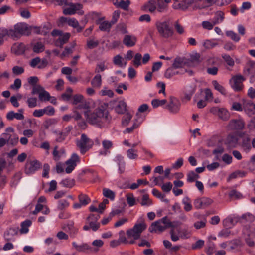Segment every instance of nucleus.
I'll return each instance as SVG.
<instances>
[{"instance_id":"nucleus-1","label":"nucleus","mask_w":255,"mask_h":255,"mask_svg":"<svg viewBox=\"0 0 255 255\" xmlns=\"http://www.w3.org/2000/svg\"><path fill=\"white\" fill-rule=\"evenodd\" d=\"M84 115L88 123L100 128L109 124L111 119L108 112L101 107L95 109L93 111H85Z\"/></svg>"},{"instance_id":"nucleus-2","label":"nucleus","mask_w":255,"mask_h":255,"mask_svg":"<svg viewBox=\"0 0 255 255\" xmlns=\"http://www.w3.org/2000/svg\"><path fill=\"white\" fill-rule=\"evenodd\" d=\"M155 26L161 37L167 39L173 36L174 31L170 21H157Z\"/></svg>"},{"instance_id":"nucleus-3","label":"nucleus","mask_w":255,"mask_h":255,"mask_svg":"<svg viewBox=\"0 0 255 255\" xmlns=\"http://www.w3.org/2000/svg\"><path fill=\"white\" fill-rule=\"evenodd\" d=\"M147 228V225L144 221L139 223H136L132 228L129 229L127 231V236L128 239L133 238V240L129 242L130 244H133L135 243L134 240L140 238L141 234Z\"/></svg>"},{"instance_id":"nucleus-4","label":"nucleus","mask_w":255,"mask_h":255,"mask_svg":"<svg viewBox=\"0 0 255 255\" xmlns=\"http://www.w3.org/2000/svg\"><path fill=\"white\" fill-rule=\"evenodd\" d=\"M68 7L65 8L63 9V12L64 15H74L76 13L80 15L84 14V12L82 10L83 5L79 3H69L67 5Z\"/></svg>"},{"instance_id":"nucleus-5","label":"nucleus","mask_w":255,"mask_h":255,"mask_svg":"<svg viewBox=\"0 0 255 255\" xmlns=\"http://www.w3.org/2000/svg\"><path fill=\"white\" fill-rule=\"evenodd\" d=\"M93 141L85 134H82L80 140L77 142V146L80 148L81 153L84 154L92 146Z\"/></svg>"},{"instance_id":"nucleus-6","label":"nucleus","mask_w":255,"mask_h":255,"mask_svg":"<svg viewBox=\"0 0 255 255\" xmlns=\"http://www.w3.org/2000/svg\"><path fill=\"white\" fill-rule=\"evenodd\" d=\"M239 136L241 138V140L239 142V145L244 152L246 153H249L252 149L251 139L250 135L245 134V133H241Z\"/></svg>"},{"instance_id":"nucleus-7","label":"nucleus","mask_w":255,"mask_h":255,"mask_svg":"<svg viewBox=\"0 0 255 255\" xmlns=\"http://www.w3.org/2000/svg\"><path fill=\"white\" fill-rule=\"evenodd\" d=\"M41 166V163L37 160L27 161L25 166V172L26 174H33Z\"/></svg>"},{"instance_id":"nucleus-8","label":"nucleus","mask_w":255,"mask_h":255,"mask_svg":"<svg viewBox=\"0 0 255 255\" xmlns=\"http://www.w3.org/2000/svg\"><path fill=\"white\" fill-rule=\"evenodd\" d=\"M180 102L174 96H170L169 103L166 106V108L172 113H177L180 110Z\"/></svg>"},{"instance_id":"nucleus-9","label":"nucleus","mask_w":255,"mask_h":255,"mask_svg":"<svg viewBox=\"0 0 255 255\" xmlns=\"http://www.w3.org/2000/svg\"><path fill=\"white\" fill-rule=\"evenodd\" d=\"M79 161V156L76 154H73L71 158L66 162L67 167L65 169V172L68 174L71 173Z\"/></svg>"},{"instance_id":"nucleus-10","label":"nucleus","mask_w":255,"mask_h":255,"mask_svg":"<svg viewBox=\"0 0 255 255\" xmlns=\"http://www.w3.org/2000/svg\"><path fill=\"white\" fill-rule=\"evenodd\" d=\"M232 88L236 91H240L243 88V82L245 80L244 77L241 75H236L232 78Z\"/></svg>"},{"instance_id":"nucleus-11","label":"nucleus","mask_w":255,"mask_h":255,"mask_svg":"<svg viewBox=\"0 0 255 255\" xmlns=\"http://www.w3.org/2000/svg\"><path fill=\"white\" fill-rule=\"evenodd\" d=\"M213 202V201L209 198L202 197L195 200L194 205L195 208L198 209L209 206Z\"/></svg>"},{"instance_id":"nucleus-12","label":"nucleus","mask_w":255,"mask_h":255,"mask_svg":"<svg viewBox=\"0 0 255 255\" xmlns=\"http://www.w3.org/2000/svg\"><path fill=\"white\" fill-rule=\"evenodd\" d=\"M245 125V122L243 120L233 119L229 122L228 127L231 130H242Z\"/></svg>"},{"instance_id":"nucleus-13","label":"nucleus","mask_w":255,"mask_h":255,"mask_svg":"<svg viewBox=\"0 0 255 255\" xmlns=\"http://www.w3.org/2000/svg\"><path fill=\"white\" fill-rule=\"evenodd\" d=\"M195 91L196 86L195 85L186 86L184 91V96L181 98L182 101L186 102L190 101Z\"/></svg>"},{"instance_id":"nucleus-14","label":"nucleus","mask_w":255,"mask_h":255,"mask_svg":"<svg viewBox=\"0 0 255 255\" xmlns=\"http://www.w3.org/2000/svg\"><path fill=\"white\" fill-rule=\"evenodd\" d=\"M238 141L239 139L237 136L233 134H229L227 137L225 144L228 149H232L237 147V145L239 144Z\"/></svg>"},{"instance_id":"nucleus-15","label":"nucleus","mask_w":255,"mask_h":255,"mask_svg":"<svg viewBox=\"0 0 255 255\" xmlns=\"http://www.w3.org/2000/svg\"><path fill=\"white\" fill-rule=\"evenodd\" d=\"M74 223L73 221H69L64 227L66 231L69 233L70 237L72 238H75L78 232V229L74 226Z\"/></svg>"},{"instance_id":"nucleus-16","label":"nucleus","mask_w":255,"mask_h":255,"mask_svg":"<svg viewBox=\"0 0 255 255\" xmlns=\"http://www.w3.org/2000/svg\"><path fill=\"white\" fill-rule=\"evenodd\" d=\"M14 28L20 37L22 35H28L30 33V30L28 28L26 24L22 23H18L14 26Z\"/></svg>"},{"instance_id":"nucleus-17","label":"nucleus","mask_w":255,"mask_h":255,"mask_svg":"<svg viewBox=\"0 0 255 255\" xmlns=\"http://www.w3.org/2000/svg\"><path fill=\"white\" fill-rule=\"evenodd\" d=\"M176 69L177 68H175V67L172 66L168 68L165 72V77L166 78L170 79L175 75L183 74L186 72V70L184 69L177 70Z\"/></svg>"},{"instance_id":"nucleus-18","label":"nucleus","mask_w":255,"mask_h":255,"mask_svg":"<svg viewBox=\"0 0 255 255\" xmlns=\"http://www.w3.org/2000/svg\"><path fill=\"white\" fill-rule=\"evenodd\" d=\"M160 219L152 223L148 230L151 233L162 232L165 230L163 225H162Z\"/></svg>"},{"instance_id":"nucleus-19","label":"nucleus","mask_w":255,"mask_h":255,"mask_svg":"<svg viewBox=\"0 0 255 255\" xmlns=\"http://www.w3.org/2000/svg\"><path fill=\"white\" fill-rule=\"evenodd\" d=\"M137 42V38L135 36L126 35L123 40V44L128 47L134 46Z\"/></svg>"},{"instance_id":"nucleus-20","label":"nucleus","mask_w":255,"mask_h":255,"mask_svg":"<svg viewBox=\"0 0 255 255\" xmlns=\"http://www.w3.org/2000/svg\"><path fill=\"white\" fill-rule=\"evenodd\" d=\"M19 113H15L11 111L9 112L6 115V118L8 120H13L14 118L17 120H23L24 116L23 115V110H18Z\"/></svg>"},{"instance_id":"nucleus-21","label":"nucleus","mask_w":255,"mask_h":255,"mask_svg":"<svg viewBox=\"0 0 255 255\" xmlns=\"http://www.w3.org/2000/svg\"><path fill=\"white\" fill-rule=\"evenodd\" d=\"M6 162L3 158H0V186L4 185L6 183V177L4 175H2L1 174L5 168Z\"/></svg>"},{"instance_id":"nucleus-22","label":"nucleus","mask_w":255,"mask_h":255,"mask_svg":"<svg viewBox=\"0 0 255 255\" xmlns=\"http://www.w3.org/2000/svg\"><path fill=\"white\" fill-rule=\"evenodd\" d=\"M141 9L144 11H149L152 13L156 9V5L155 1L153 0H149L145 3L141 7Z\"/></svg>"},{"instance_id":"nucleus-23","label":"nucleus","mask_w":255,"mask_h":255,"mask_svg":"<svg viewBox=\"0 0 255 255\" xmlns=\"http://www.w3.org/2000/svg\"><path fill=\"white\" fill-rule=\"evenodd\" d=\"M26 47L23 43H15L12 47V50L17 55H21L24 53Z\"/></svg>"},{"instance_id":"nucleus-24","label":"nucleus","mask_w":255,"mask_h":255,"mask_svg":"<svg viewBox=\"0 0 255 255\" xmlns=\"http://www.w3.org/2000/svg\"><path fill=\"white\" fill-rule=\"evenodd\" d=\"M244 72L246 74H254L255 73V62L249 61L245 67Z\"/></svg>"},{"instance_id":"nucleus-25","label":"nucleus","mask_w":255,"mask_h":255,"mask_svg":"<svg viewBox=\"0 0 255 255\" xmlns=\"http://www.w3.org/2000/svg\"><path fill=\"white\" fill-rule=\"evenodd\" d=\"M18 228H10L5 233L4 238L7 241H10L12 238L18 234Z\"/></svg>"},{"instance_id":"nucleus-26","label":"nucleus","mask_w":255,"mask_h":255,"mask_svg":"<svg viewBox=\"0 0 255 255\" xmlns=\"http://www.w3.org/2000/svg\"><path fill=\"white\" fill-rule=\"evenodd\" d=\"M116 112L119 114H123L127 111V104L124 101H120L115 107Z\"/></svg>"},{"instance_id":"nucleus-27","label":"nucleus","mask_w":255,"mask_h":255,"mask_svg":"<svg viewBox=\"0 0 255 255\" xmlns=\"http://www.w3.org/2000/svg\"><path fill=\"white\" fill-rule=\"evenodd\" d=\"M68 24L74 28H76L78 32H80L83 30V27L79 25L78 21L75 18H68Z\"/></svg>"},{"instance_id":"nucleus-28","label":"nucleus","mask_w":255,"mask_h":255,"mask_svg":"<svg viewBox=\"0 0 255 255\" xmlns=\"http://www.w3.org/2000/svg\"><path fill=\"white\" fill-rule=\"evenodd\" d=\"M244 234L249 238L255 237V225L252 224L246 227L244 230Z\"/></svg>"},{"instance_id":"nucleus-29","label":"nucleus","mask_w":255,"mask_h":255,"mask_svg":"<svg viewBox=\"0 0 255 255\" xmlns=\"http://www.w3.org/2000/svg\"><path fill=\"white\" fill-rule=\"evenodd\" d=\"M72 245L77 251L80 252H84L87 250L91 249V247L86 243L78 245L76 242H74L72 243Z\"/></svg>"},{"instance_id":"nucleus-30","label":"nucleus","mask_w":255,"mask_h":255,"mask_svg":"<svg viewBox=\"0 0 255 255\" xmlns=\"http://www.w3.org/2000/svg\"><path fill=\"white\" fill-rule=\"evenodd\" d=\"M130 4V1L129 0H126V1L121 0L119 2L117 0L116 2L114 3V4L117 7L120 8L124 10H128Z\"/></svg>"},{"instance_id":"nucleus-31","label":"nucleus","mask_w":255,"mask_h":255,"mask_svg":"<svg viewBox=\"0 0 255 255\" xmlns=\"http://www.w3.org/2000/svg\"><path fill=\"white\" fill-rule=\"evenodd\" d=\"M102 144L104 151H103V153L101 152L100 153L105 155L108 152H110L109 150L113 147V142L110 140H104L102 141Z\"/></svg>"},{"instance_id":"nucleus-32","label":"nucleus","mask_w":255,"mask_h":255,"mask_svg":"<svg viewBox=\"0 0 255 255\" xmlns=\"http://www.w3.org/2000/svg\"><path fill=\"white\" fill-rule=\"evenodd\" d=\"M218 116L222 120L227 121L230 118V113L226 109L221 108L218 110Z\"/></svg>"},{"instance_id":"nucleus-33","label":"nucleus","mask_w":255,"mask_h":255,"mask_svg":"<svg viewBox=\"0 0 255 255\" xmlns=\"http://www.w3.org/2000/svg\"><path fill=\"white\" fill-rule=\"evenodd\" d=\"M241 220H244L247 222H252L255 220V216L250 213H247L239 217V221L242 222Z\"/></svg>"},{"instance_id":"nucleus-34","label":"nucleus","mask_w":255,"mask_h":255,"mask_svg":"<svg viewBox=\"0 0 255 255\" xmlns=\"http://www.w3.org/2000/svg\"><path fill=\"white\" fill-rule=\"evenodd\" d=\"M91 84L94 87L99 88L102 84L101 76L100 74L96 75L91 81Z\"/></svg>"},{"instance_id":"nucleus-35","label":"nucleus","mask_w":255,"mask_h":255,"mask_svg":"<svg viewBox=\"0 0 255 255\" xmlns=\"http://www.w3.org/2000/svg\"><path fill=\"white\" fill-rule=\"evenodd\" d=\"M75 183L74 179L67 178L62 180L60 184L63 187L71 188L75 185Z\"/></svg>"},{"instance_id":"nucleus-36","label":"nucleus","mask_w":255,"mask_h":255,"mask_svg":"<svg viewBox=\"0 0 255 255\" xmlns=\"http://www.w3.org/2000/svg\"><path fill=\"white\" fill-rule=\"evenodd\" d=\"M212 83L214 88L220 92L222 95H226L227 94L226 89L223 86L219 84L217 80L212 81Z\"/></svg>"},{"instance_id":"nucleus-37","label":"nucleus","mask_w":255,"mask_h":255,"mask_svg":"<svg viewBox=\"0 0 255 255\" xmlns=\"http://www.w3.org/2000/svg\"><path fill=\"white\" fill-rule=\"evenodd\" d=\"M3 136L7 139V143L12 145H15L18 142V137H14L11 138V135L8 133H4L3 134Z\"/></svg>"},{"instance_id":"nucleus-38","label":"nucleus","mask_w":255,"mask_h":255,"mask_svg":"<svg viewBox=\"0 0 255 255\" xmlns=\"http://www.w3.org/2000/svg\"><path fill=\"white\" fill-rule=\"evenodd\" d=\"M142 122V120L141 119H140V120H139L138 119H136L135 120V121L134 122V123L132 125V127H129V128H128L126 129L125 131H124V133H131V132L133 131V130L137 128L140 125V124H141Z\"/></svg>"},{"instance_id":"nucleus-39","label":"nucleus","mask_w":255,"mask_h":255,"mask_svg":"<svg viewBox=\"0 0 255 255\" xmlns=\"http://www.w3.org/2000/svg\"><path fill=\"white\" fill-rule=\"evenodd\" d=\"M78 199L79 202L83 206H86L91 202L90 198L86 194H80L78 196Z\"/></svg>"},{"instance_id":"nucleus-40","label":"nucleus","mask_w":255,"mask_h":255,"mask_svg":"<svg viewBox=\"0 0 255 255\" xmlns=\"http://www.w3.org/2000/svg\"><path fill=\"white\" fill-rule=\"evenodd\" d=\"M31 221L29 220H27L22 222L21 224L20 232L22 234L26 233L28 231V227L31 225Z\"/></svg>"},{"instance_id":"nucleus-41","label":"nucleus","mask_w":255,"mask_h":255,"mask_svg":"<svg viewBox=\"0 0 255 255\" xmlns=\"http://www.w3.org/2000/svg\"><path fill=\"white\" fill-rule=\"evenodd\" d=\"M38 98L40 101H48L50 100L51 96L49 92L46 91L45 90H43L42 92L39 93L38 95Z\"/></svg>"},{"instance_id":"nucleus-42","label":"nucleus","mask_w":255,"mask_h":255,"mask_svg":"<svg viewBox=\"0 0 255 255\" xmlns=\"http://www.w3.org/2000/svg\"><path fill=\"white\" fill-rule=\"evenodd\" d=\"M156 9L159 12H164L167 9V4L162 0H158Z\"/></svg>"},{"instance_id":"nucleus-43","label":"nucleus","mask_w":255,"mask_h":255,"mask_svg":"<svg viewBox=\"0 0 255 255\" xmlns=\"http://www.w3.org/2000/svg\"><path fill=\"white\" fill-rule=\"evenodd\" d=\"M103 194L104 197L109 198L111 200H113L115 197V193L108 188H104L103 189Z\"/></svg>"},{"instance_id":"nucleus-44","label":"nucleus","mask_w":255,"mask_h":255,"mask_svg":"<svg viewBox=\"0 0 255 255\" xmlns=\"http://www.w3.org/2000/svg\"><path fill=\"white\" fill-rule=\"evenodd\" d=\"M182 203L184 205V209L186 211L189 212L192 210V206L191 203V201L189 198L188 197L184 198L182 200Z\"/></svg>"},{"instance_id":"nucleus-45","label":"nucleus","mask_w":255,"mask_h":255,"mask_svg":"<svg viewBox=\"0 0 255 255\" xmlns=\"http://www.w3.org/2000/svg\"><path fill=\"white\" fill-rule=\"evenodd\" d=\"M45 49L44 45L40 42H36L33 46V50L35 53H39Z\"/></svg>"},{"instance_id":"nucleus-46","label":"nucleus","mask_w":255,"mask_h":255,"mask_svg":"<svg viewBox=\"0 0 255 255\" xmlns=\"http://www.w3.org/2000/svg\"><path fill=\"white\" fill-rule=\"evenodd\" d=\"M187 180L188 182H193L195 179H198L199 176L193 171H189L187 174Z\"/></svg>"},{"instance_id":"nucleus-47","label":"nucleus","mask_w":255,"mask_h":255,"mask_svg":"<svg viewBox=\"0 0 255 255\" xmlns=\"http://www.w3.org/2000/svg\"><path fill=\"white\" fill-rule=\"evenodd\" d=\"M112 26V23L107 21L101 22L99 25V29L101 31H109Z\"/></svg>"},{"instance_id":"nucleus-48","label":"nucleus","mask_w":255,"mask_h":255,"mask_svg":"<svg viewBox=\"0 0 255 255\" xmlns=\"http://www.w3.org/2000/svg\"><path fill=\"white\" fill-rule=\"evenodd\" d=\"M4 29L5 30V32H7V34H6V36L10 37L13 39H17L20 37L19 35H18L17 32L15 29V28L14 29L9 30H7L6 29Z\"/></svg>"},{"instance_id":"nucleus-49","label":"nucleus","mask_w":255,"mask_h":255,"mask_svg":"<svg viewBox=\"0 0 255 255\" xmlns=\"http://www.w3.org/2000/svg\"><path fill=\"white\" fill-rule=\"evenodd\" d=\"M224 14L223 12L221 11H218L216 13L214 18V24H217L220 22H222L224 18Z\"/></svg>"},{"instance_id":"nucleus-50","label":"nucleus","mask_w":255,"mask_h":255,"mask_svg":"<svg viewBox=\"0 0 255 255\" xmlns=\"http://www.w3.org/2000/svg\"><path fill=\"white\" fill-rule=\"evenodd\" d=\"M167 103L165 99L159 100L157 99H153L151 101L152 106L154 108H157L160 106H163Z\"/></svg>"},{"instance_id":"nucleus-51","label":"nucleus","mask_w":255,"mask_h":255,"mask_svg":"<svg viewBox=\"0 0 255 255\" xmlns=\"http://www.w3.org/2000/svg\"><path fill=\"white\" fill-rule=\"evenodd\" d=\"M222 57L229 66L233 67L234 65V60L229 55L224 54L222 55Z\"/></svg>"},{"instance_id":"nucleus-52","label":"nucleus","mask_w":255,"mask_h":255,"mask_svg":"<svg viewBox=\"0 0 255 255\" xmlns=\"http://www.w3.org/2000/svg\"><path fill=\"white\" fill-rule=\"evenodd\" d=\"M195 6L199 9H203L209 7L206 0H194Z\"/></svg>"},{"instance_id":"nucleus-53","label":"nucleus","mask_w":255,"mask_h":255,"mask_svg":"<svg viewBox=\"0 0 255 255\" xmlns=\"http://www.w3.org/2000/svg\"><path fill=\"white\" fill-rule=\"evenodd\" d=\"M226 35L228 37H229L232 40L236 42H238L240 39V37L237 35V34L233 31H226Z\"/></svg>"},{"instance_id":"nucleus-54","label":"nucleus","mask_w":255,"mask_h":255,"mask_svg":"<svg viewBox=\"0 0 255 255\" xmlns=\"http://www.w3.org/2000/svg\"><path fill=\"white\" fill-rule=\"evenodd\" d=\"M26 103L29 108H33L37 106V99L36 97H29L27 99Z\"/></svg>"},{"instance_id":"nucleus-55","label":"nucleus","mask_w":255,"mask_h":255,"mask_svg":"<svg viewBox=\"0 0 255 255\" xmlns=\"http://www.w3.org/2000/svg\"><path fill=\"white\" fill-rule=\"evenodd\" d=\"M43 114H46L48 116H53L55 114V109L51 106H48L42 109Z\"/></svg>"},{"instance_id":"nucleus-56","label":"nucleus","mask_w":255,"mask_h":255,"mask_svg":"<svg viewBox=\"0 0 255 255\" xmlns=\"http://www.w3.org/2000/svg\"><path fill=\"white\" fill-rule=\"evenodd\" d=\"M161 222L163 224L164 227L165 229H168L172 227V222L170 219H168L167 216H165L162 218L160 219Z\"/></svg>"},{"instance_id":"nucleus-57","label":"nucleus","mask_w":255,"mask_h":255,"mask_svg":"<svg viewBox=\"0 0 255 255\" xmlns=\"http://www.w3.org/2000/svg\"><path fill=\"white\" fill-rule=\"evenodd\" d=\"M177 232L178 234L180 235L181 238H187L190 236V232L188 231L187 228H183V229H178Z\"/></svg>"},{"instance_id":"nucleus-58","label":"nucleus","mask_w":255,"mask_h":255,"mask_svg":"<svg viewBox=\"0 0 255 255\" xmlns=\"http://www.w3.org/2000/svg\"><path fill=\"white\" fill-rule=\"evenodd\" d=\"M193 3H194V0H191L188 2H187V1L185 0L183 1L181 3H179L178 4V6L179 8L182 10H185L190 5Z\"/></svg>"},{"instance_id":"nucleus-59","label":"nucleus","mask_w":255,"mask_h":255,"mask_svg":"<svg viewBox=\"0 0 255 255\" xmlns=\"http://www.w3.org/2000/svg\"><path fill=\"white\" fill-rule=\"evenodd\" d=\"M152 201L149 199V195L145 194L143 195L141 204L142 206H149L152 204Z\"/></svg>"},{"instance_id":"nucleus-60","label":"nucleus","mask_w":255,"mask_h":255,"mask_svg":"<svg viewBox=\"0 0 255 255\" xmlns=\"http://www.w3.org/2000/svg\"><path fill=\"white\" fill-rule=\"evenodd\" d=\"M183 65V59L181 57H176L172 64V67H175V68H180Z\"/></svg>"},{"instance_id":"nucleus-61","label":"nucleus","mask_w":255,"mask_h":255,"mask_svg":"<svg viewBox=\"0 0 255 255\" xmlns=\"http://www.w3.org/2000/svg\"><path fill=\"white\" fill-rule=\"evenodd\" d=\"M142 59V55L140 53H136L134 57V60H133V64L134 66L136 67H139L141 63V60Z\"/></svg>"},{"instance_id":"nucleus-62","label":"nucleus","mask_w":255,"mask_h":255,"mask_svg":"<svg viewBox=\"0 0 255 255\" xmlns=\"http://www.w3.org/2000/svg\"><path fill=\"white\" fill-rule=\"evenodd\" d=\"M229 196L231 198L239 199L242 197V194L236 190H232L229 193Z\"/></svg>"},{"instance_id":"nucleus-63","label":"nucleus","mask_w":255,"mask_h":255,"mask_svg":"<svg viewBox=\"0 0 255 255\" xmlns=\"http://www.w3.org/2000/svg\"><path fill=\"white\" fill-rule=\"evenodd\" d=\"M87 223L89 224L90 228L93 231H96L98 230L100 226V224L99 222H94L93 221H87Z\"/></svg>"},{"instance_id":"nucleus-64","label":"nucleus","mask_w":255,"mask_h":255,"mask_svg":"<svg viewBox=\"0 0 255 255\" xmlns=\"http://www.w3.org/2000/svg\"><path fill=\"white\" fill-rule=\"evenodd\" d=\"M84 97L83 95L80 94H76L73 96V101L72 103L73 105H76L79 103H82Z\"/></svg>"}]
</instances>
